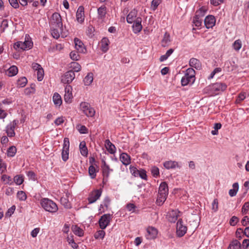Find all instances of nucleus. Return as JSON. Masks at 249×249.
<instances>
[{
  "instance_id": "nucleus-1",
  "label": "nucleus",
  "mask_w": 249,
  "mask_h": 249,
  "mask_svg": "<svg viewBox=\"0 0 249 249\" xmlns=\"http://www.w3.org/2000/svg\"><path fill=\"white\" fill-rule=\"evenodd\" d=\"M40 205L46 211L51 213H56L58 209L56 204L53 200L47 198L41 199Z\"/></svg>"
},
{
  "instance_id": "nucleus-2",
  "label": "nucleus",
  "mask_w": 249,
  "mask_h": 249,
  "mask_svg": "<svg viewBox=\"0 0 249 249\" xmlns=\"http://www.w3.org/2000/svg\"><path fill=\"white\" fill-rule=\"evenodd\" d=\"M195 71L193 68L186 70L184 76L181 80V85L183 86L188 84H193L195 81Z\"/></svg>"
},
{
  "instance_id": "nucleus-3",
  "label": "nucleus",
  "mask_w": 249,
  "mask_h": 249,
  "mask_svg": "<svg viewBox=\"0 0 249 249\" xmlns=\"http://www.w3.org/2000/svg\"><path fill=\"white\" fill-rule=\"evenodd\" d=\"M227 85L223 83H216L208 87L206 90L210 91L211 95L216 94V92L223 91L227 89Z\"/></svg>"
},
{
  "instance_id": "nucleus-4",
  "label": "nucleus",
  "mask_w": 249,
  "mask_h": 249,
  "mask_svg": "<svg viewBox=\"0 0 249 249\" xmlns=\"http://www.w3.org/2000/svg\"><path fill=\"white\" fill-rule=\"evenodd\" d=\"M80 109L87 117H93L95 113L94 109L91 107L90 104L83 102L80 104Z\"/></svg>"
},
{
  "instance_id": "nucleus-5",
  "label": "nucleus",
  "mask_w": 249,
  "mask_h": 249,
  "mask_svg": "<svg viewBox=\"0 0 249 249\" xmlns=\"http://www.w3.org/2000/svg\"><path fill=\"white\" fill-rule=\"evenodd\" d=\"M27 36H25V40L24 42L18 41L14 44V48L16 50L21 49L25 50L30 49L33 46V42L30 40H26Z\"/></svg>"
},
{
  "instance_id": "nucleus-6",
  "label": "nucleus",
  "mask_w": 249,
  "mask_h": 249,
  "mask_svg": "<svg viewBox=\"0 0 249 249\" xmlns=\"http://www.w3.org/2000/svg\"><path fill=\"white\" fill-rule=\"evenodd\" d=\"M50 24L54 27L61 28L63 25L60 15L58 13H53L50 20Z\"/></svg>"
},
{
  "instance_id": "nucleus-7",
  "label": "nucleus",
  "mask_w": 249,
  "mask_h": 249,
  "mask_svg": "<svg viewBox=\"0 0 249 249\" xmlns=\"http://www.w3.org/2000/svg\"><path fill=\"white\" fill-rule=\"evenodd\" d=\"M70 141L68 138H65L63 141V146L62 151V159L66 161L69 159Z\"/></svg>"
},
{
  "instance_id": "nucleus-8",
  "label": "nucleus",
  "mask_w": 249,
  "mask_h": 249,
  "mask_svg": "<svg viewBox=\"0 0 249 249\" xmlns=\"http://www.w3.org/2000/svg\"><path fill=\"white\" fill-rule=\"evenodd\" d=\"M18 120H14L11 122L6 127V132L9 137H14L15 136V129L18 126Z\"/></svg>"
},
{
  "instance_id": "nucleus-9",
  "label": "nucleus",
  "mask_w": 249,
  "mask_h": 249,
  "mask_svg": "<svg viewBox=\"0 0 249 249\" xmlns=\"http://www.w3.org/2000/svg\"><path fill=\"white\" fill-rule=\"evenodd\" d=\"M102 191L101 189H97L92 191L89 194L88 200L89 204L95 202L101 196Z\"/></svg>"
},
{
  "instance_id": "nucleus-10",
  "label": "nucleus",
  "mask_w": 249,
  "mask_h": 249,
  "mask_svg": "<svg viewBox=\"0 0 249 249\" xmlns=\"http://www.w3.org/2000/svg\"><path fill=\"white\" fill-rule=\"evenodd\" d=\"M111 220V215L110 214H105L102 215L99 220L100 228L104 230L109 225Z\"/></svg>"
},
{
  "instance_id": "nucleus-11",
  "label": "nucleus",
  "mask_w": 249,
  "mask_h": 249,
  "mask_svg": "<svg viewBox=\"0 0 249 249\" xmlns=\"http://www.w3.org/2000/svg\"><path fill=\"white\" fill-rule=\"evenodd\" d=\"M182 223L181 219H179L177 223V235L179 237L183 236L187 230V227L184 226Z\"/></svg>"
},
{
  "instance_id": "nucleus-12",
  "label": "nucleus",
  "mask_w": 249,
  "mask_h": 249,
  "mask_svg": "<svg viewBox=\"0 0 249 249\" xmlns=\"http://www.w3.org/2000/svg\"><path fill=\"white\" fill-rule=\"evenodd\" d=\"M75 78V73L73 71H67L62 76L61 82L64 84L71 83Z\"/></svg>"
},
{
  "instance_id": "nucleus-13",
  "label": "nucleus",
  "mask_w": 249,
  "mask_h": 249,
  "mask_svg": "<svg viewBox=\"0 0 249 249\" xmlns=\"http://www.w3.org/2000/svg\"><path fill=\"white\" fill-rule=\"evenodd\" d=\"M158 230L155 228L149 226L146 229V233L145 237L148 240L154 239L156 238L158 234Z\"/></svg>"
},
{
  "instance_id": "nucleus-14",
  "label": "nucleus",
  "mask_w": 249,
  "mask_h": 249,
  "mask_svg": "<svg viewBox=\"0 0 249 249\" xmlns=\"http://www.w3.org/2000/svg\"><path fill=\"white\" fill-rule=\"evenodd\" d=\"M180 212L178 210H172L168 212L167 218L170 222H175L179 216Z\"/></svg>"
},
{
  "instance_id": "nucleus-15",
  "label": "nucleus",
  "mask_w": 249,
  "mask_h": 249,
  "mask_svg": "<svg viewBox=\"0 0 249 249\" xmlns=\"http://www.w3.org/2000/svg\"><path fill=\"white\" fill-rule=\"evenodd\" d=\"M110 204V199L108 196H106L103 200L102 203L100 205L99 211V213H104L107 210Z\"/></svg>"
},
{
  "instance_id": "nucleus-16",
  "label": "nucleus",
  "mask_w": 249,
  "mask_h": 249,
  "mask_svg": "<svg viewBox=\"0 0 249 249\" xmlns=\"http://www.w3.org/2000/svg\"><path fill=\"white\" fill-rule=\"evenodd\" d=\"M72 87L70 85H66L65 88L64 100L66 103H71L72 98L71 92Z\"/></svg>"
},
{
  "instance_id": "nucleus-17",
  "label": "nucleus",
  "mask_w": 249,
  "mask_h": 249,
  "mask_svg": "<svg viewBox=\"0 0 249 249\" xmlns=\"http://www.w3.org/2000/svg\"><path fill=\"white\" fill-rule=\"evenodd\" d=\"M215 18L212 15L207 16L204 19V24L207 29L213 28L215 24Z\"/></svg>"
},
{
  "instance_id": "nucleus-18",
  "label": "nucleus",
  "mask_w": 249,
  "mask_h": 249,
  "mask_svg": "<svg viewBox=\"0 0 249 249\" xmlns=\"http://www.w3.org/2000/svg\"><path fill=\"white\" fill-rule=\"evenodd\" d=\"M75 49L79 53H85L86 52V49L83 42L78 38H75L74 39Z\"/></svg>"
},
{
  "instance_id": "nucleus-19",
  "label": "nucleus",
  "mask_w": 249,
  "mask_h": 249,
  "mask_svg": "<svg viewBox=\"0 0 249 249\" xmlns=\"http://www.w3.org/2000/svg\"><path fill=\"white\" fill-rule=\"evenodd\" d=\"M76 20L80 23H82L85 19L84 8L82 6L78 8L76 14Z\"/></svg>"
},
{
  "instance_id": "nucleus-20",
  "label": "nucleus",
  "mask_w": 249,
  "mask_h": 249,
  "mask_svg": "<svg viewBox=\"0 0 249 249\" xmlns=\"http://www.w3.org/2000/svg\"><path fill=\"white\" fill-rule=\"evenodd\" d=\"M132 26L133 30L134 33L137 34L139 33L142 29V25L141 24L142 18L138 17L136 18V21L133 22Z\"/></svg>"
},
{
  "instance_id": "nucleus-21",
  "label": "nucleus",
  "mask_w": 249,
  "mask_h": 249,
  "mask_svg": "<svg viewBox=\"0 0 249 249\" xmlns=\"http://www.w3.org/2000/svg\"><path fill=\"white\" fill-rule=\"evenodd\" d=\"M102 165L101 167L102 169L103 175L104 177L108 178L109 177L110 172L113 171V170L109 168V165L106 163L105 160H102Z\"/></svg>"
},
{
  "instance_id": "nucleus-22",
  "label": "nucleus",
  "mask_w": 249,
  "mask_h": 249,
  "mask_svg": "<svg viewBox=\"0 0 249 249\" xmlns=\"http://www.w3.org/2000/svg\"><path fill=\"white\" fill-rule=\"evenodd\" d=\"M137 15V11L133 9L130 12L126 17V21L129 23H132L136 21Z\"/></svg>"
},
{
  "instance_id": "nucleus-23",
  "label": "nucleus",
  "mask_w": 249,
  "mask_h": 249,
  "mask_svg": "<svg viewBox=\"0 0 249 249\" xmlns=\"http://www.w3.org/2000/svg\"><path fill=\"white\" fill-rule=\"evenodd\" d=\"M164 167L167 169H175L176 168H180L178 162L176 161L169 160L166 161L163 163Z\"/></svg>"
},
{
  "instance_id": "nucleus-24",
  "label": "nucleus",
  "mask_w": 249,
  "mask_h": 249,
  "mask_svg": "<svg viewBox=\"0 0 249 249\" xmlns=\"http://www.w3.org/2000/svg\"><path fill=\"white\" fill-rule=\"evenodd\" d=\"M120 159L122 163L124 165H128L130 163V157L126 153H122L120 155Z\"/></svg>"
},
{
  "instance_id": "nucleus-25",
  "label": "nucleus",
  "mask_w": 249,
  "mask_h": 249,
  "mask_svg": "<svg viewBox=\"0 0 249 249\" xmlns=\"http://www.w3.org/2000/svg\"><path fill=\"white\" fill-rule=\"evenodd\" d=\"M189 65L195 68L196 70H200L201 68V64L199 60L195 58H192L189 61Z\"/></svg>"
},
{
  "instance_id": "nucleus-26",
  "label": "nucleus",
  "mask_w": 249,
  "mask_h": 249,
  "mask_svg": "<svg viewBox=\"0 0 249 249\" xmlns=\"http://www.w3.org/2000/svg\"><path fill=\"white\" fill-rule=\"evenodd\" d=\"M159 194L167 195L168 194V187L165 182H162L159 188Z\"/></svg>"
},
{
  "instance_id": "nucleus-27",
  "label": "nucleus",
  "mask_w": 249,
  "mask_h": 249,
  "mask_svg": "<svg viewBox=\"0 0 249 249\" xmlns=\"http://www.w3.org/2000/svg\"><path fill=\"white\" fill-rule=\"evenodd\" d=\"M53 101L54 104L56 107H59L62 103L61 97L57 92L54 93L53 96Z\"/></svg>"
},
{
  "instance_id": "nucleus-28",
  "label": "nucleus",
  "mask_w": 249,
  "mask_h": 249,
  "mask_svg": "<svg viewBox=\"0 0 249 249\" xmlns=\"http://www.w3.org/2000/svg\"><path fill=\"white\" fill-rule=\"evenodd\" d=\"M105 145L106 148L110 154H114L116 152V147L115 145L112 143L109 140H106L105 141Z\"/></svg>"
},
{
  "instance_id": "nucleus-29",
  "label": "nucleus",
  "mask_w": 249,
  "mask_h": 249,
  "mask_svg": "<svg viewBox=\"0 0 249 249\" xmlns=\"http://www.w3.org/2000/svg\"><path fill=\"white\" fill-rule=\"evenodd\" d=\"M109 43V41L107 37H104L101 40V48L103 52L106 53L108 51Z\"/></svg>"
},
{
  "instance_id": "nucleus-30",
  "label": "nucleus",
  "mask_w": 249,
  "mask_h": 249,
  "mask_svg": "<svg viewBox=\"0 0 249 249\" xmlns=\"http://www.w3.org/2000/svg\"><path fill=\"white\" fill-rule=\"evenodd\" d=\"M98 18L103 19L105 18L107 14V7L105 5H102L97 9Z\"/></svg>"
},
{
  "instance_id": "nucleus-31",
  "label": "nucleus",
  "mask_w": 249,
  "mask_h": 249,
  "mask_svg": "<svg viewBox=\"0 0 249 249\" xmlns=\"http://www.w3.org/2000/svg\"><path fill=\"white\" fill-rule=\"evenodd\" d=\"M79 148L81 154L84 157H87L88 150L86 145V142L84 141L80 142L79 144Z\"/></svg>"
},
{
  "instance_id": "nucleus-32",
  "label": "nucleus",
  "mask_w": 249,
  "mask_h": 249,
  "mask_svg": "<svg viewBox=\"0 0 249 249\" xmlns=\"http://www.w3.org/2000/svg\"><path fill=\"white\" fill-rule=\"evenodd\" d=\"M233 189H230L229 192V195L232 197L236 195L239 189V184L237 182H235L232 184Z\"/></svg>"
},
{
  "instance_id": "nucleus-33",
  "label": "nucleus",
  "mask_w": 249,
  "mask_h": 249,
  "mask_svg": "<svg viewBox=\"0 0 249 249\" xmlns=\"http://www.w3.org/2000/svg\"><path fill=\"white\" fill-rule=\"evenodd\" d=\"M167 195L159 194L156 200V203L159 206H161L167 198Z\"/></svg>"
},
{
  "instance_id": "nucleus-34",
  "label": "nucleus",
  "mask_w": 249,
  "mask_h": 249,
  "mask_svg": "<svg viewBox=\"0 0 249 249\" xmlns=\"http://www.w3.org/2000/svg\"><path fill=\"white\" fill-rule=\"evenodd\" d=\"M8 113L7 112L6 108L3 106H1L0 104V120H2L4 122V119L7 116Z\"/></svg>"
},
{
  "instance_id": "nucleus-35",
  "label": "nucleus",
  "mask_w": 249,
  "mask_h": 249,
  "mask_svg": "<svg viewBox=\"0 0 249 249\" xmlns=\"http://www.w3.org/2000/svg\"><path fill=\"white\" fill-rule=\"evenodd\" d=\"M18 72V69L16 66H11L7 70V74L9 76L16 75Z\"/></svg>"
},
{
  "instance_id": "nucleus-36",
  "label": "nucleus",
  "mask_w": 249,
  "mask_h": 249,
  "mask_svg": "<svg viewBox=\"0 0 249 249\" xmlns=\"http://www.w3.org/2000/svg\"><path fill=\"white\" fill-rule=\"evenodd\" d=\"M72 231L75 235L81 237L84 235L83 231L76 225L72 227Z\"/></svg>"
},
{
  "instance_id": "nucleus-37",
  "label": "nucleus",
  "mask_w": 249,
  "mask_h": 249,
  "mask_svg": "<svg viewBox=\"0 0 249 249\" xmlns=\"http://www.w3.org/2000/svg\"><path fill=\"white\" fill-rule=\"evenodd\" d=\"M93 79V74L89 73L83 80L84 84L86 86L89 85L92 82Z\"/></svg>"
},
{
  "instance_id": "nucleus-38",
  "label": "nucleus",
  "mask_w": 249,
  "mask_h": 249,
  "mask_svg": "<svg viewBox=\"0 0 249 249\" xmlns=\"http://www.w3.org/2000/svg\"><path fill=\"white\" fill-rule=\"evenodd\" d=\"M240 242L238 240H235L231 242L228 249H240Z\"/></svg>"
},
{
  "instance_id": "nucleus-39",
  "label": "nucleus",
  "mask_w": 249,
  "mask_h": 249,
  "mask_svg": "<svg viewBox=\"0 0 249 249\" xmlns=\"http://www.w3.org/2000/svg\"><path fill=\"white\" fill-rule=\"evenodd\" d=\"M242 46V41L240 39H238L236 40L232 44V47L233 49L238 52L241 48Z\"/></svg>"
},
{
  "instance_id": "nucleus-40",
  "label": "nucleus",
  "mask_w": 249,
  "mask_h": 249,
  "mask_svg": "<svg viewBox=\"0 0 249 249\" xmlns=\"http://www.w3.org/2000/svg\"><path fill=\"white\" fill-rule=\"evenodd\" d=\"M247 96H249V94L245 92H241L238 94V96L237 97L235 101L236 103H240L241 102L246 99Z\"/></svg>"
},
{
  "instance_id": "nucleus-41",
  "label": "nucleus",
  "mask_w": 249,
  "mask_h": 249,
  "mask_svg": "<svg viewBox=\"0 0 249 249\" xmlns=\"http://www.w3.org/2000/svg\"><path fill=\"white\" fill-rule=\"evenodd\" d=\"M170 41L171 40L170 35L167 32H166L162 40V45L163 47H165L166 46L168 45Z\"/></svg>"
},
{
  "instance_id": "nucleus-42",
  "label": "nucleus",
  "mask_w": 249,
  "mask_h": 249,
  "mask_svg": "<svg viewBox=\"0 0 249 249\" xmlns=\"http://www.w3.org/2000/svg\"><path fill=\"white\" fill-rule=\"evenodd\" d=\"M202 19L198 17L197 15H195L193 18V23L196 27L199 28L202 25Z\"/></svg>"
},
{
  "instance_id": "nucleus-43",
  "label": "nucleus",
  "mask_w": 249,
  "mask_h": 249,
  "mask_svg": "<svg viewBox=\"0 0 249 249\" xmlns=\"http://www.w3.org/2000/svg\"><path fill=\"white\" fill-rule=\"evenodd\" d=\"M27 83V78L25 77H22L17 81V85L20 88H23L26 86Z\"/></svg>"
},
{
  "instance_id": "nucleus-44",
  "label": "nucleus",
  "mask_w": 249,
  "mask_h": 249,
  "mask_svg": "<svg viewBox=\"0 0 249 249\" xmlns=\"http://www.w3.org/2000/svg\"><path fill=\"white\" fill-rule=\"evenodd\" d=\"M17 152V148L14 146H10L7 151V154L8 157H14Z\"/></svg>"
},
{
  "instance_id": "nucleus-45",
  "label": "nucleus",
  "mask_w": 249,
  "mask_h": 249,
  "mask_svg": "<svg viewBox=\"0 0 249 249\" xmlns=\"http://www.w3.org/2000/svg\"><path fill=\"white\" fill-rule=\"evenodd\" d=\"M89 173L91 178L93 179L96 176V170L93 165L89 166Z\"/></svg>"
},
{
  "instance_id": "nucleus-46",
  "label": "nucleus",
  "mask_w": 249,
  "mask_h": 249,
  "mask_svg": "<svg viewBox=\"0 0 249 249\" xmlns=\"http://www.w3.org/2000/svg\"><path fill=\"white\" fill-rule=\"evenodd\" d=\"M17 197L20 201H25L27 198V196L24 192L19 191L17 193Z\"/></svg>"
},
{
  "instance_id": "nucleus-47",
  "label": "nucleus",
  "mask_w": 249,
  "mask_h": 249,
  "mask_svg": "<svg viewBox=\"0 0 249 249\" xmlns=\"http://www.w3.org/2000/svg\"><path fill=\"white\" fill-rule=\"evenodd\" d=\"M23 177L21 175H17L14 178V181L17 185H20L23 182Z\"/></svg>"
},
{
  "instance_id": "nucleus-48",
  "label": "nucleus",
  "mask_w": 249,
  "mask_h": 249,
  "mask_svg": "<svg viewBox=\"0 0 249 249\" xmlns=\"http://www.w3.org/2000/svg\"><path fill=\"white\" fill-rule=\"evenodd\" d=\"M94 28L92 26L90 25L88 26L87 29L86 34L89 37L91 38L94 36Z\"/></svg>"
},
{
  "instance_id": "nucleus-49",
  "label": "nucleus",
  "mask_w": 249,
  "mask_h": 249,
  "mask_svg": "<svg viewBox=\"0 0 249 249\" xmlns=\"http://www.w3.org/2000/svg\"><path fill=\"white\" fill-rule=\"evenodd\" d=\"M160 3V0H153L151 2V9L153 11H155Z\"/></svg>"
},
{
  "instance_id": "nucleus-50",
  "label": "nucleus",
  "mask_w": 249,
  "mask_h": 249,
  "mask_svg": "<svg viewBox=\"0 0 249 249\" xmlns=\"http://www.w3.org/2000/svg\"><path fill=\"white\" fill-rule=\"evenodd\" d=\"M222 125L220 123H215L214 125V130L211 131V133L213 135H216L218 134V130L221 128Z\"/></svg>"
},
{
  "instance_id": "nucleus-51",
  "label": "nucleus",
  "mask_w": 249,
  "mask_h": 249,
  "mask_svg": "<svg viewBox=\"0 0 249 249\" xmlns=\"http://www.w3.org/2000/svg\"><path fill=\"white\" fill-rule=\"evenodd\" d=\"M129 170L131 174L135 177H138V174L140 170H138L136 167L130 165L129 166Z\"/></svg>"
},
{
  "instance_id": "nucleus-52",
  "label": "nucleus",
  "mask_w": 249,
  "mask_h": 249,
  "mask_svg": "<svg viewBox=\"0 0 249 249\" xmlns=\"http://www.w3.org/2000/svg\"><path fill=\"white\" fill-rule=\"evenodd\" d=\"M71 67L72 68V70L74 72H78L80 71L81 67L77 62H73L71 63Z\"/></svg>"
},
{
  "instance_id": "nucleus-53",
  "label": "nucleus",
  "mask_w": 249,
  "mask_h": 249,
  "mask_svg": "<svg viewBox=\"0 0 249 249\" xmlns=\"http://www.w3.org/2000/svg\"><path fill=\"white\" fill-rule=\"evenodd\" d=\"M105 235V232L103 230H100L96 232L94 234V237L96 239H103Z\"/></svg>"
},
{
  "instance_id": "nucleus-54",
  "label": "nucleus",
  "mask_w": 249,
  "mask_h": 249,
  "mask_svg": "<svg viewBox=\"0 0 249 249\" xmlns=\"http://www.w3.org/2000/svg\"><path fill=\"white\" fill-rule=\"evenodd\" d=\"M53 29H51V34L53 37L54 38L57 39L60 36L59 31L55 27H53Z\"/></svg>"
},
{
  "instance_id": "nucleus-55",
  "label": "nucleus",
  "mask_w": 249,
  "mask_h": 249,
  "mask_svg": "<svg viewBox=\"0 0 249 249\" xmlns=\"http://www.w3.org/2000/svg\"><path fill=\"white\" fill-rule=\"evenodd\" d=\"M1 179L2 181H4L6 184L11 185L12 183L11 178L6 175H3L1 177Z\"/></svg>"
},
{
  "instance_id": "nucleus-56",
  "label": "nucleus",
  "mask_w": 249,
  "mask_h": 249,
  "mask_svg": "<svg viewBox=\"0 0 249 249\" xmlns=\"http://www.w3.org/2000/svg\"><path fill=\"white\" fill-rule=\"evenodd\" d=\"M138 177H140L142 179L147 180V177L146 172L144 169H140L138 174Z\"/></svg>"
},
{
  "instance_id": "nucleus-57",
  "label": "nucleus",
  "mask_w": 249,
  "mask_h": 249,
  "mask_svg": "<svg viewBox=\"0 0 249 249\" xmlns=\"http://www.w3.org/2000/svg\"><path fill=\"white\" fill-rule=\"evenodd\" d=\"M212 209L214 212H216L218 209V201L217 198L214 199L212 203Z\"/></svg>"
},
{
  "instance_id": "nucleus-58",
  "label": "nucleus",
  "mask_w": 249,
  "mask_h": 249,
  "mask_svg": "<svg viewBox=\"0 0 249 249\" xmlns=\"http://www.w3.org/2000/svg\"><path fill=\"white\" fill-rule=\"evenodd\" d=\"M70 56L71 58L73 60H78L80 58L78 53L76 51L71 52Z\"/></svg>"
},
{
  "instance_id": "nucleus-59",
  "label": "nucleus",
  "mask_w": 249,
  "mask_h": 249,
  "mask_svg": "<svg viewBox=\"0 0 249 249\" xmlns=\"http://www.w3.org/2000/svg\"><path fill=\"white\" fill-rule=\"evenodd\" d=\"M249 210V202H247L244 203L242 208L241 212L243 214H246Z\"/></svg>"
},
{
  "instance_id": "nucleus-60",
  "label": "nucleus",
  "mask_w": 249,
  "mask_h": 249,
  "mask_svg": "<svg viewBox=\"0 0 249 249\" xmlns=\"http://www.w3.org/2000/svg\"><path fill=\"white\" fill-rule=\"evenodd\" d=\"M151 174L155 178H157L159 176V169L156 166H154L151 168Z\"/></svg>"
},
{
  "instance_id": "nucleus-61",
  "label": "nucleus",
  "mask_w": 249,
  "mask_h": 249,
  "mask_svg": "<svg viewBox=\"0 0 249 249\" xmlns=\"http://www.w3.org/2000/svg\"><path fill=\"white\" fill-rule=\"evenodd\" d=\"M37 80L39 81H41L43 79L44 77V71L42 68L37 71Z\"/></svg>"
},
{
  "instance_id": "nucleus-62",
  "label": "nucleus",
  "mask_w": 249,
  "mask_h": 249,
  "mask_svg": "<svg viewBox=\"0 0 249 249\" xmlns=\"http://www.w3.org/2000/svg\"><path fill=\"white\" fill-rule=\"evenodd\" d=\"M6 170V165L5 162L0 159V173H3Z\"/></svg>"
},
{
  "instance_id": "nucleus-63",
  "label": "nucleus",
  "mask_w": 249,
  "mask_h": 249,
  "mask_svg": "<svg viewBox=\"0 0 249 249\" xmlns=\"http://www.w3.org/2000/svg\"><path fill=\"white\" fill-rule=\"evenodd\" d=\"M27 175L30 179L34 181L36 180V179L35 173L32 171H28L27 173Z\"/></svg>"
},
{
  "instance_id": "nucleus-64",
  "label": "nucleus",
  "mask_w": 249,
  "mask_h": 249,
  "mask_svg": "<svg viewBox=\"0 0 249 249\" xmlns=\"http://www.w3.org/2000/svg\"><path fill=\"white\" fill-rule=\"evenodd\" d=\"M239 219L237 216H233L230 220V224L231 226H235L238 222Z\"/></svg>"
}]
</instances>
